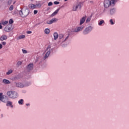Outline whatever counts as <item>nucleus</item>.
Instances as JSON below:
<instances>
[{"instance_id":"nucleus-1","label":"nucleus","mask_w":129,"mask_h":129,"mask_svg":"<svg viewBox=\"0 0 129 129\" xmlns=\"http://www.w3.org/2000/svg\"><path fill=\"white\" fill-rule=\"evenodd\" d=\"M59 38V41H58V44L61 45V46L63 47H66L67 46V44H64L63 43L64 42H66L67 40H68V38H69V35H67V36H65V35L62 34H59L58 36Z\"/></svg>"},{"instance_id":"nucleus-2","label":"nucleus","mask_w":129,"mask_h":129,"mask_svg":"<svg viewBox=\"0 0 129 129\" xmlns=\"http://www.w3.org/2000/svg\"><path fill=\"white\" fill-rule=\"evenodd\" d=\"M29 14H30V10H29V9H22L19 11V14L22 18H26V17H28Z\"/></svg>"},{"instance_id":"nucleus-3","label":"nucleus","mask_w":129,"mask_h":129,"mask_svg":"<svg viewBox=\"0 0 129 129\" xmlns=\"http://www.w3.org/2000/svg\"><path fill=\"white\" fill-rule=\"evenodd\" d=\"M114 0L109 1V0H105L104 2V8L107 9L109 7H113L115 5Z\"/></svg>"},{"instance_id":"nucleus-4","label":"nucleus","mask_w":129,"mask_h":129,"mask_svg":"<svg viewBox=\"0 0 129 129\" xmlns=\"http://www.w3.org/2000/svg\"><path fill=\"white\" fill-rule=\"evenodd\" d=\"M7 95H8L10 98H17V97H18V93L12 91L8 92Z\"/></svg>"},{"instance_id":"nucleus-5","label":"nucleus","mask_w":129,"mask_h":129,"mask_svg":"<svg viewBox=\"0 0 129 129\" xmlns=\"http://www.w3.org/2000/svg\"><path fill=\"white\" fill-rule=\"evenodd\" d=\"M81 8H82V3L80 2L78 3L76 6H73V11L74 12H76L77 10H81Z\"/></svg>"},{"instance_id":"nucleus-6","label":"nucleus","mask_w":129,"mask_h":129,"mask_svg":"<svg viewBox=\"0 0 129 129\" xmlns=\"http://www.w3.org/2000/svg\"><path fill=\"white\" fill-rule=\"evenodd\" d=\"M92 30H93V27L92 26H89L84 30L83 34V35H87L89 34V33L91 32Z\"/></svg>"},{"instance_id":"nucleus-7","label":"nucleus","mask_w":129,"mask_h":129,"mask_svg":"<svg viewBox=\"0 0 129 129\" xmlns=\"http://www.w3.org/2000/svg\"><path fill=\"white\" fill-rule=\"evenodd\" d=\"M51 47L50 46H48L46 49V53H45L44 56L43 57V60H46L48 57H49V55L51 54Z\"/></svg>"},{"instance_id":"nucleus-8","label":"nucleus","mask_w":129,"mask_h":129,"mask_svg":"<svg viewBox=\"0 0 129 129\" xmlns=\"http://www.w3.org/2000/svg\"><path fill=\"white\" fill-rule=\"evenodd\" d=\"M34 67V64L33 63H30L28 64L26 69V71H27V72H30L33 70V68Z\"/></svg>"},{"instance_id":"nucleus-9","label":"nucleus","mask_w":129,"mask_h":129,"mask_svg":"<svg viewBox=\"0 0 129 129\" xmlns=\"http://www.w3.org/2000/svg\"><path fill=\"white\" fill-rule=\"evenodd\" d=\"M0 100L2 101V102H8V101H9V98L6 96H3Z\"/></svg>"},{"instance_id":"nucleus-10","label":"nucleus","mask_w":129,"mask_h":129,"mask_svg":"<svg viewBox=\"0 0 129 129\" xmlns=\"http://www.w3.org/2000/svg\"><path fill=\"white\" fill-rule=\"evenodd\" d=\"M116 12V9L115 8H112L110 9L109 14L111 16H113V15H114V14H115Z\"/></svg>"},{"instance_id":"nucleus-11","label":"nucleus","mask_w":129,"mask_h":129,"mask_svg":"<svg viewBox=\"0 0 129 129\" xmlns=\"http://www.w3.org/2000/svg\"><path fill=\"white\" fill-rule=\"evenodd\" d=\"M15 86L19 87V88H23L24 87V84L22 83H15Z\"/></svg>"},{"instance_id":"nucleus-12","label":"nucleus","mask_w":129,"mask_h":129,"mask_svg":"<svg viewBox=\"0 0 129 129\" xmlns=\"http://www.w3.org/2000/svg\"><path fill=\"white\" fill-rule=\"evenodd\" d=\"M56 21H58V20L57 19L52 18L51 20L47 22V24H48V25H52V24H53V23H55V22H56Z\"/></svg>"},{"instance_id":"nucleus-13","label":"nucleus","mask_w":129,"mask_h":129,"mask_svg":"<svg viewBox=\"0 0 129 129\" xmlns=\"http://www.w3.org/2000/svg\"><path fill=\"white\" fill-rule=\"evenodd\" d=\"M84 29V26L82 25L80 27H78L77 29L75 30V32H81V31H82V30H83Z\"/></svg>"},{"instance_id":"nucleus-14","label":"nucleus","mask_w":129,"mask_h":129,"mask_svg":"<svg viewBox=\"0 0 129 129\" xmlns=\"http://www.w3.org/2000/svg\"><path fill=\"white\" fill-rule=\"evenodd\" d=\"M85 20H86V17H83L82 19L80 20V25L81 26V25H83L84 23L85 22Z\"/></svg>"},{"instance_id":"nucleus-15","label":"nucleus","mask_w":129,"mask_h":129,"mask_svg":"<svg viewBox=\"0 0 129 129\" xmlns=\"http://www.w3.org/2000/svg\"><path fill=\"white\" fill-rule=\"evenodd\" d=\"M7 39H8L7 35H4L0 37V41H5V40H7Z\"/></svg>"},{"instance_id":"nucleus-16","label":"nucleus","mask_w":129,"mask_h":129,"mask_svg":"<svg viewBox=\"0 0 129 129\" xmlns=\"http://www.w3.org/2000/svg\"><path fill=\"white\" fill-rule=\"evenodd\" d=\"M29 8L31 10H34V9H36V5L32 4H29Z\"/></svg>"},{"instance_id":"nucleus-17","label":"nucleus","mask_w":129,"mask_h":129,"mask_svg":"<svg viewBox=\"0 0 129 129\" xmlns=\"http://www.w3.org/2000/svg\"><path fill=\"white\" fill-rule=\"evenodd\" d=\"M74 32H75V30H73V29L72 30H70V31H68V36H71V35H73V34H74Z\"/></svg>"},{"instance_id":"nucleus-18","label":"nucleus","mask_w":129,"mask_h":129,"mask_svg":"<svg viewBox=\"0 0 129 129\" xmlns=\"http://www.w3.org/2000/svg\"><path fill=\"white\" fill-rule=\"evenodd\" d=\"M3 82L4 83V84H10L11 83V82L7 79H4L3 80Z\"/></svg>"},{"instance_id":"nucleus-19","label":"nucleus","mask_w":129,"mask_h":129,"mask_svg":"<svg viewBox=\"0 0 129 129\" xmlns=\"http://www.w3.org/2000/svg\"><path fill=\"white\" fill-rule=\"evenodd\" d=\"M54 40H57L58 39V37H59V35L57 32H55L53 34Z\"/></svg>"},{"instance_id":"nucleus-20","label":"nucleus","mask_w":129,"mask_h":129,"mask_svg":"<svg viewBox=\"0 0 129 129\" xmlns=\"http://www.w3.org/2000/svg\"><path fill=\"white\" fill-rule=\"evenodd\" d=\"M60 10V9H57L54 13H53L51 15L52 17H54V16H56L58 14V12Z\"/></svg>"},{"instance_id":"nucleus-21","label":"nucleus","mask_w":129,"mask_h":129,"mask_svg":"<svg viewBox=\"0 0 129 129\" xmlns=\"http://www.w3.org/2000/svg\"><path fill=\"white\" fill-rule=\"evenodd\" d=\"M4 30L5 32H10V31H11V27L7 26L5 27Z\"/></svg>"},{"instance_id":"nucleus-22","label":"nucleus","mask_w":129,"mask_h":129,"mask_svg":"<svg viewBox=\"0 0 129 129\" xmlns=\"http://www.w3.org/2000/svg\"><path fill=\"white\" fill-rule=\"evenodd\" d=\"M44 33L45 34H46V35H48V34L50 33V29L46 28L44 30Z\"/></svg>"},{"instance_id":"nucleus-23","label":"nucleus","mask_w":129,"mask_h":129,"mask_svg":"<svg viewBox=\"0 0 129 129\" xmlns=\"http://www.w3.org/2000/svg\"><path fill=\"white\" fill-rule=\"evenodd\" d=\"M91 18H92V15H91L90 17H89L87 20H86V23H89L90 21H91Z\"/></svg>"},{"instance_id":"nucleus-24","label":"nucleus","mask_w":129,"mask_h":129,"mask_svg":"<svg viewBox=\"0 0 129 129\" xmlns=\"http://www.w3.org/2000/svg\"><path fill=\"white\" fill-rule=\"evenodd\" d=\"M7 103V106H11L13 104V102L8 101Z\"/></svg>"},{"instance_id":"nucleus-25","label":"nucleus","mask_w":129,"mask_h":129,"mask_svg":"<svg viewBox=\"0 0 129 129\" xmlns=\"http://www.w3.org/2000/svg\"><path fill=\"white\" fill-rule=\"evenodd\" d=\"M23 102H24V100L23 99H20L18 101L19 104H20L21 105H23Z\"/></svg>"},{"instance_id":"nucleus-26","label":"nucleus","mask_w":129,"mask_h":129,"mask_svg":"<svg viewBox=\"0 0 129 129\" xmlns=\"http://www.w3.org/2000/svg\"><path fill=\"white\" fill-rule=\"evenodd\" d=\"M42 7V4L41 3H38L36 5H35V8H41Z\"/></svg>"},{"instance_id":"nucleus-27","label":"nucleus","mask_w":129,"mask_h":129,"mask_svg":"<svg viewBox=\"0 0 129 129\" xmlns=\"http://www.w3.org/2000/svg\"><path fill=\"white\" fill-rule=\"evenodd\" d=\"M104 20H102L100 21L99 22H98V25L99 26H101V25H102V24H104Z\"/></svg>"},{"instance_id":"nucleus-28","label":"nucleus","mask_w":129,"mask_h":129,"mask_svg":"<svg viewBox=\"0 0 129 129\" xmlns=\"http://www.w3.org/2000/svg\"><path fill=\"white\" fill-rule=\"evenodd\" d=\"M25 38H26V36L24 35H21L19 37V40H21V39H25Z\"/></svg>"},{"instance_id":"nucleus-29","label":"nucleus","mask_w":129,"mask_h":129,"mask_svg":"<svg viewBox=\"0 0 129 129\" xmlns=\"http://www.w3.org/2000/svg\"><path fill=\"white\" fill-rule=\"evenodd\" d=\"M9 23V22L8 21H6L5 22L3 21L2 22V25H3V26H6V25L8 24V23Z\"/></svg>"},{"instance_id":"nucleus-30","label":"nucleus","mask_w":129,"mask_h":129,"mask_svg":"<svg viewBox=\"0 0 129 129\" xmlns=\"http://www.w3.org/2000/svg\"><path fill=\"white\" fill-rule=\"evenodd\" d=\"M12 73H13V70H10L6 73V74L7 75H10V74H12Z\"/></svg>"},{"instance_id":"nucleus-31","label":"nucleus","mask_w":129,"mask_h":129,"mask_svg":"<svg viewBox=\"0 0 129 129\" xmlns=\"http://www.w3.org/2000/svg\"><path fill=\"white\" fill-rule=\"evenodd\" d=\"M13 10H14V5H11L9 8V10L13 11Z\"/></svg>"},{"instance_id":"nucleus-32","label":"nucleus","mask_w":129,"mask_h":129,"mask_svg":"<svg viewBox=\"0 0 129 129\" xmlns=\"http://www.w3.org/2000/svg\"><path fill=\"white\" fill-rule=\"evenodd\" d=\"M14 23V20H13V19H10L9 20V24H10V25H12V24Z\"/></svg>"},{"instance_id":"nucleus-33","label":"nucleus","mask_w":129,"mask_h":129,"mask_svg":"<svg viewBox=\"0 0 129 129\" xmlns=\"http://www.w3.org/2000/svg\"><path fill=\"white\" fill-rule=\"evenodd\" d=\"M109 22L111 25H114V22H113V20H112V19H110Z\"/></svg>"},{"instance_id":"nucleus-34","label":"nucleus","mask_w":129,"mask_h":129,"mask_svg":"<svg viewBox=\"0 0 129 129\" xmlns=\"http://www.w3.org/2000/svg\"><path fill=\"white\" fill-rule=\"evenodd\" d=\"M48 7H51V6H53V3H52V2L48 3Z\"/></svg>"},{"instance_id":"nucleus-35","label":"nucleus","mask_w":129,"mask_h":129,"mask_svg":"<svg viewBox=\"0 0 129 129\" xmlns=\"http://www.w3.org/2000/svg\"><path fill=\"white\" fill-rule=\"evenodd\" d=\"M22 52L24 54H27L28 53V51L25 49H22Z\"/></svg>"},{"instance_id":"nucleus-36","label":"nucleus","mask_w":129,"mask_h":129,"mask_svg":"<svg viewBox=\"0 0 129 129\" xmlns=\"http://www.w3.org/2000/svg\"><path fill=\"white\" fill-rule=\"evenodd\" d=\"M11 4H12V0H9L8 2V5L10 6L11 5Z\"/></svg>"},{"instance_id":"nucleus-37","label":"nucleus","mask_w":129,"mask_h":129,"mask_svg":"<svg viewBox=\"0 0 129 129\" xmlns=\"http://www.w3.org/2000/svg\"><path fill=\"white\" fill-rule=\"evenodd\" d=\"M54 4L55 5H59V4H60V2H57V1H55V2H54Z\"/></svg>"},{"instance_id":"nucleus-38","label":"nucleus","mask_w":129,"mask_h":129,"mask_svg":"<svg viewBox=\"0 0 129 129\" xmlns=\"http://www.w3.org/2000/svg\"><path fill=\"white\" fill-rule=\"evenodd\" d=\"M38 14V10H34V15H37Z\"/></svg>"},{"instance_id":"nucleus-39","label":"nucleus","mask_w":129,"mask_h":129,"mask_svg":"<svg viewBox=\"0 0 129 129\" xmlns=\"http://www.w3.org/2000/svg\"><path fill=\"white\" fill-rule=\"evenodd\" d=\"M4 96V95H3V93H0V100L1 99H2V97Z\"/></svg>"},{"instance_id":"nucleus-40","label":"nucleus","mask_w":129,"mask_h":129,"mask_svg":"<svg viewBox=\"0 0 129 129\" xmlns=\"http://www.w3.org/2000/svg\"><path fill=\"white\" fill-rule=\"evenodd\" d=\"M2 44H3L4 46H6V45H7V42H2Z\"/></svg>"},{"instance_id":"nucleus-41","label":"nucleus","mask_w":129,"mask_h":129,"mask_svg":"<svg viewBox=\"0 0 129 129\" xmlns=\"http://www.w3.org/2000/svg\"><path fill=\"white\" fill-rule=\"evenodd\" d=\"M0 29H3V26H2V23H0Z\"/></svg>"},{"instance_id":"nucleus-42","label":"nucleus","mask_w":129,"mask_h":129,"mask_svg":"<svg viewBox=\"0 0 129 129\" xmlns=\"http://www.w3.org/2000/svg\"><path fill=\"white\" fill-rule=\"evenodd\" d=\"M17 64H18V65H21V64H22V62L21 61H18Z\"/></svg>"},{"instance_id":"nucleus-43","label":"nucleus","mask_w":129,"mask_h":129,"mask_svg":"<svg viewBox=\"0 0 129 129\" xmlns=\"http://www.w3.org/2000/svg\"><path fill=\"white\" fill-rule=\"evenodd\" d=\"M3 48V45L0 44V49Z\"/></svg>"},{"instance_id":"nucleus-44","label":"nucleus","mask_w":129,"mask_h":129,"mask_svg":"<svg viewBox=\"0 0 129 129\" xmlns=\"http://www.w3.org/2000/svg\"><path fill=\"white\" fill-rule=\"evenodd\" d=\"M28 34H32V31H27Z\"/></svg>"},{"instance_id":"nucleus-45","label":"nucleus","mask_w":129,"mask_h":129,"mask_svg":"<svg viewBox=\"0 0 129 129\" xmlns=\"http://www.w3.org/2000/svg\"><path fill=\"white\" fill-rule=\"evenodd\" d=\"M26 105H27V106H30V104H29V103H27V104H26Z\"/></svg>"},{"instance_id":"nucleus-46","label":"nucleus","mask_w":129,"mask_h":129,"mask_svg":"<svg viewBox=\"0 0 129 129\" xmlns=\"http://www.w3.org/2000/svg\"><path fill=\"white\" fill-rule=\"evenodd\" d=\"M90 3L91 4H93V1H90Z\"/></svg>"},{"instance_id":"nucleus-47","label":"nucleus","mask_w":129,"mask_h":129,"mask_svg":"<svg viewBox=\"0 0 129 129\" xmlns=\"http://www.w3.org/2000/svg\"><path fill=\"white\" fill-rule=\"evenodd\" d=\"M67 1H68V0H64V2H67Z\"/></svg>"},{"instance_id":"nucleus-48","label":"nucleus","mask_w":129,"mask_h":129,"mask_svg":"<svg viewBox=\"0 0 129 129\" xmlns=\"http://www.w3.org/2000/svg\"><path fill=\"white\" fill-rule=\"evenodd\" d=\"M15 3H16V2H14V5H15Z\"/></svg>"}]
</instances>
